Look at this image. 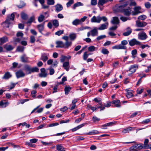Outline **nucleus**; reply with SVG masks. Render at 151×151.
<instances>
[{
  "mask_svg": "<svg viewBox=\"0 0 151 151\" xmlns=\"http://www.w3.org/2000/svg\"><path fill=\"white\" fill-rule=\"evenodd\" d=\"M129 4V1H125L122 5L119 6L118 8L120 12L123 13L125 16H129L131 13L132 10L130 7H128L127 8H125Z\"/></svg>",
  "mask_w": 151,
  "mask_h": 151,
  "instance_id": "1",
  "label": "nucleus"
},
{
  "mask_svg": "<svg viewBox=\"0 0 151 151\" xmlns=\"http://www.w3.org/2000/svg\"><path fill=\"white\" fill-rule=\"evenodd\" d=\"M24 69L26 74H30L32 73L39 72V69L37 67L32 68L30 65H25Z\"/></svg>",
  "mask_w": 151,
  "mask_h": 151,
  "instance_id": "2",
  "label": "nucleus"
},
{
  "mask_svg": "<svg viewBox=\"0 0 151 151\" xmlns=\"http://www.w3.org/2000/svg\"><path fill=\"white\" fill-rule=\"evenodd\" d=\"M127 44L128 42L126 40H123L121 42V44L112 47V49H113L126 50L127 47L125 45Z\"/></svg>",
  "mask_w": 151,
  "mask_h": 151,
  "instance_id": "3",
  "label": "nucleus"
},
{
  "mask_svg": "<svg viewBox=\"0 0 151 151\" xmlns=\"http://www.w3.org/2000/svg\"><path fill=\"white\" fill-rule=\"evenodd\" d=\"M14 13H12L10 15H8L7 17L6 20L5 21V23H12V22L14 20Z\"/></svg>",
  "mask_w": 151,
  "mask_h": 151,
  "instance_id": "4",
  "label": "nucleus"
},
{
  "mask_svg": "<svg viewBox=\"0 0 151 151\" xmlns=\"http://www.w3.org/2000/svg\"><path fill=\"white\" fill-rule=\"evenodd\" d=\"M129 41V45L131 46H133L135 45H142L140 42L137 41L135 38Z\"/></svg>",
  "mask_w": 151,
  "mask_h": 151,
  "instance_id": "5",
  "label": "nucleus"
},
{
  "mask_svg": "<svg viewBox=\"0 0 151 151\" xmlns=\"http://www.w3.org/2000/svg\"><path fill=\"white\" fill-rule=\"evenodd\" d=\"M147 24V23L145 22H141L137 20L136 21V26L139 27H143Z\"/></svg>",
  "mask_w": 151,
  "mask_h": 151,
  "instance_id": "6",
  "label": "nucleus"
},
{
  "mask_svg": "<svg viewBox=\"0 0 151 151\" xmlns=\"http://www.w3.org/2000/svg\"><path fill=\"white\" fill-rule=\"evenodd\" d=\"M138 39L140 40H145L148 38V36L145 32H142L138 34Z\"/></svg>",
  "mask_w": 151,
  "mask_h": 151,
  "instance_id": "7",
  "label": "nucleus"
},
{
  "mask_svg": "<svg viewBox=\"0 0 151 151\" xmlns=\"http://www.w3.org/2000/svg\"><path fill=\"white\" fill-rule=\"evenodd\" d=\"M16 77L17 78L25 76V74L21 70H19L16 73Z\"/></svg>",
  "mask_w": 151,
  "mask_h": 151,
  "instance_id": "8",
  "label": "nucleus"
},
{
  "mask_svg": "<svg viewBox=\"0 0 151 151\" xmlns=\"http://www.w3.org/2000/svg\"><path fill=\"white\" fill-rule=\"evenodd\" d=\"M138 68V65L137 64H134L133 65H131L129 69V71L132 72V73H134L136 70V68Z\"/></svg>",
  "mask_w": 151,
  "mask_h": 151,
  "instance_id": "9",
  "label": "nucleus"
},
{
  "mask_svg": "<svg viewBox=\"0 0 151 151\" xmlns=\"http://www.w3.org/2000/svg\"><path fill=\"white\" fill-rule=\"evenodd\" d=\"M111 103L114 105V106L116 107H120L121 106L120 102L119 100H113L111 102Z\"/></svg>",
  "mask_w": 151,
  "mask_h": 151,
  "instance_id": "10",
  "label": "nucleus"
},
{
  "mask_svg": "<svg viewBox=\"0 0 151 151\" xmlns=\"http://www.w3.org/2000/svg\"><path fill=\"white\" fill-rule=\"evenodd\" d=\"M12 76V74L9 72L7 71L5 73L2 78L5 80H8L11 78Z\"/></svg>",
  "mask_w": 151,
  "mask_h": 151,
  "instance_id": "11",
  "label": "nucleus"
},
{
  "mask_svg": "<svg viewBox=\"0 0 151 151\" xmlns=\"http://www.w3.org/2000/svg\"><path fill=\"white\" fill-rule=\"evenodd\" d=\"M109 25L108 22H106L105 23L101 24L100 27L98 28V30H103L107 28Z\"/></svg>",
  "mask_w": 151,
  "mask_h": 151,
  "instance_id": "12",
  "label": "nucleus"
},
{
  "mask_svg": "<svg viewBox=\"0 0 151 151\" xmlns=\"http://www.w3.org/2000/svg\"><path fill=\"white\" fill-rule=\"evenodd\" d=\"M4 48L7 51H9L12 50L14 48V47L10 45L6 44L4 45Z\"/></svg>",
  "mask_w": 151,
  "mask_h": 151,
  "instance_id": "13",
  "label": "nucleus"
},
{
  "mask_svg": "<svg viewBox=\"0 0 151 151\" xmlns=\"http://www.w3.org/2000/svg\"><path fill=\"white\" fill-rule=\"evenodd\" d=\"M141 8L140 6H137L134 8V12H133V15H136L141 13L140 10Z\"/></svg>",
  "mask_w": 151,
  "mask_h": 151,
  "instance_id": "14",
  "label": "nucleus"
},
{
  "mask_svg": "<svg viewBox=\"0 0 151 151\" xmlns=\"http://www.w3.org/2000/svg\"><path fill=\"white\" fill-rule=\"evenodd\" d=\"M45 22H44L42 24H39L37 25V28L40 32L42 33V31L44 29V25Z\"/></svg>",
  "mask_w": 151,
  "mask_h": 151,
  "instance_id": "15",
  "label": "nucleus"
},
{
  "mask_svg": "<svg viewBox=\"0 0 151 151\" xmlns=\"http://www.w3.org/2000/svg\"><path fill=\"white\" fill-rule=\"evenodd\" d=\"M98 29L96 27H93V29L90 31L92 36L93 37L98 35Z\"/></svg>",
  "mask_w": 151,
  "mask_h": 151,
  "instance_id": "16",
  "label": "nucleus"
},
{
  "mask_svg": "<svg viewBox=\"0 0 151 151\" xmlns=\"http://www.w3.org/2000/svg\"><path fill=\"white\" fill-rule=\"evenodd\" d=\"M126 32H124L123 35L124 36L129 35L132 32V29L129 27H127L126 29Z\"/></svg>",
  "mask_w": 151,
  "mask_h": 151,
  "instance_id": "17",
  "label": "nucleus"
},
{
  "mask_svg": "<svg viewBox=\"0 0 151 151\" xmlns=\"http://www.w3.org/2000/svg\"><path fill=\"white\" fill-rule=\"evenodd\" d=\"M63 67L66 71H68L70 68V64L69 62H64L63 65Z\"/></svg>",
  "mask_w": 151,
  "mask_h": 151,
  "instance_id": "18",
  "label": "nucleus"
},
{
  "mask_svg": "<svg viewBox=\"0 0 151 151\" xmlns=\"http://www.w3.org/2000/svg\"><path fill=\"white\" fill-rule=\"evenodd\" d=\"M8 41V38L6 36L0 38V45H2Z\"/></svg>",
  "mask_w": 151,
  "mask_h": 151,
  "instance_id": "19",
  "label": "nucleus"
},
{
  "mask_svg": "<svg viewBox=\"0 0 151 151\" xmlns=\"http://www.w3.org/2000/svg\"><path fill=\"white\" fill-rule=\"evenodd\" d=\"M56 149L58 151H65L66 148L63 147L61 144H58L56 146Z\"/></svg>",
  "mask_w": 151,
  "mask_h": 151,
  "instance_id": "20",
  "label": "nucleus"
},
{
  "mask_svg": "<svg viewBox=\"0 0 151 151\" xmlns=\"http://www.w3.org/2000/svg\"><path fill=\"white\" fill-rule=\"evenodd\" d=\"M111 23L113 24H118L119 23V20L118 17H113Z\"/></svg>",
  "mask_w": 151,
  "mask_h": 151,
  "instance_id": "21",
  "label": "nucleus"
},
{
  "mask_svg": "<svg viewBox=\"0 0 151 151\" xmlns=\"http://www.w3.org/2000/svg\"><path fill=\"white\" fill-rule=\"evenodd\" d=\"M9 104V102L6 101V100H2L0 102V106L2 107H6Z\"/></svg>",
  "mask_w": 151,
  "mask_h": 151,
  "instance_id": "22",
  "label": "nucleus"
},
{
  "mask_svg": "<svg viewBox=\"0 0 151 151\" xmlns=\"http://www.w3.org/2000/svg\"><path fill=\"white\" fill-rule=\"evenodd\" d=\"M57 45L56 46V48L60 47L64 48V43L62 41H57L56 42Z\"/></svg>",
  "mask_w": 151,
  "mask_h": 151,
  "instance_id": "23",
  "label": "nucleus"
},
{
  "mask_svg": "<svg viewBox=\"0 0 151 151\" xmlns=\"http://www.w3.org/2000/svg\"><path fill=\"white\" fill-rule=\"evenodd\" d=\"M55 11L57 12H59L61 11L63 9V7L62 5L60 4H58L55 6Z\"/></svg>",
  "mask_w": 151,
  "mask_h": 151,
  "instance_id": "24",
  "label": "nucleus"
},
{
  "mask_svg": "<svg viewBox=\"0 0 151 151\" xmlns=\"http://www.w3.org/2000/svg\"><path fill=\"white\" fill-rule=\"evenodd\" d=\"M125 90L127 92L126 95L128 98H130L133 96V94L132 92V91H130L127 89H126Z\"/></svg>",
  "mask_w": 151,
  "mask_h": 151,
  "instance_id": "25",
  "label": "nucleus"
},
{
  "mask_svg": "<svg viewBox=\"0 0 151 151\" xmlns=\"http://www.w3.org/2000/svg\"><path fill=\"white\" fill-rule=\"evenodd\" d=\"M72 43L71 42L68 41H66L65 43H64V48L68 49L72 45Z\"/></svg>",
  "mask_w": 151,
  "mask_h": 151,
  "instance_id": "26",
  "label": "nucleus"
},
{
  "mask_svg": "<svg viewBox=\"0 0 151 151\" xmlns=\"http://www.w3.org/2000/svg\"><path fill=\"white\" fill-rule=\"evenodd\" d=\"M108 2L106 0H99L98 3V6L99 7L100 6H102L103 5Z\"/></svg>",
  "mask_w": 151,
  "mask_h": 151,
  "instance_id": "27",
  "label": "nucleus"
},
{
  "mask_svg": "<svg viewBox=\"0 0 151 151\" xmlns=\"http://www.w3.org/2000/svg\"><path fill=\"white\" fill-rule=\"evenodd\" d=\"M40 59L44 62H45L48 59V57L46 54L44 53L42 55Z\"/></svg>",
  "mask_w": 151,
  "mask_h": 151,
  "instance_id": "28",
  "label": "nucleus"
},
{
  "mask_svg": "<svg viewBox=\"0 0 151 151\" xmlns=\"http://www.w3.org/2000/svg\"><path fill=\"white\" fill-rule=\"evenodd\" d=\"M100 133L98 131L96 130H93L87 133V135H94L98 134Z\"/></svg>",
  "mask_w": 151,
  "mask_h": 151,
  "instance_id": "29",
  "label": "nucleus"
},
{
  "mask_svg": "<svg viewBox=\"0 0 151 151\" xmlns=\"http://www.w3.org/2000/svg\"><path fill=\"white\" fill-rule=\"evenodd\" d=\"M35 20V18L34 16H33L31 17L28 21L26 23L27 24H31Z\"/></svg>",
  "mask_w": 151,
  "mask_h": 151,
  "instance_id": "30",
  "label": "nucleus"
},
{
  "mask_svg": "<svg viewBox=\"0 0 151 151\" xmlns=\"http://www.w3.org/2000/svg\"><path fill=\"white\" fill-rule=\"evenodd\" d=\"M148 142L149 140L148 139H145L144 142V145H143V146H144V149H149V147H148V146H147L148 145Z\"/></svg>",
  "mask_w": 151,
  "mask_h": 151,
  "instance_id": "31",
  "label": "nucleus"
},
{
  "mask_svg": "<svg viewBox=\"0 0 151 151\" xmlns=\"http://www.w3.org/2000/svg\"><path fill=\"white\" fill-rule=\"evenodd\" d=\"M21 18L23 20H27L28 18V15L24 12L21 13Z\"/></svg>",
  "mask_w": 151,
  "mask_h": 151,
  "instance_id": "32",
  "label": "nucleus"
},
{
  "mask_svg": "<svg viewBox=\"0 0 151 151\" xmlns=\"http://www.w3.org/2000/svg\"><path fill=\"white\" fill-rule=\"evenodd\" d=\"M71 89V88L70 86H65L64 88L65 94V95H68L69 93V92L70 91Z\"/></svg>",
  "mask_w": 151,
  "mask_h": 151,
  "instance_id": "33",
  "label": "nucleus"
},
{
  "mask_svg": "<svg viewBox=\"0 0 151 151\" xmlns=\"http://www.w3.org/2000/svg\"><path fill=\"white\" fill-rule=\"evenodd\" d=\"M115 123V122H111L107 123H106L105 124L101 126L102 127H107V126L109 127L111 126H112V125H114Z\"/></svg>",
  "mask_w": 151,
  "mask_h": 151,
  "instance_id": "34",
  "label": "nucleus"
},
{
  "mask_svg": "<svg viewBox=\"0 0 151 151\" xmlns=\"http://www.w3.org/2000/svg\"><path fill=\"white\" fill-rule=\"evenodd\" d=\"M45 17L44 15L40 14L38 17V21L39 22H42L45 19Z\"/></svg>",
  "mask_w": 151,
  "mask_h": 151,
  "instance_id": "35",
  "label": "nucleus"
},
{
  "mask_svg": "<svg viewBox=\"0 0 151 151\" xmlns=\"http://www.w3.org/2000/svg\"><path fill=\"white\" fill-rule=\"evenodd\" d=\"M72 24L73 25L77 26L78 24H81V23L79 19H76L73 21L72 22Z\"/></svg>",
  "mask_w": 151,
  "mask_h": 151,
  "instance_id": "36",
  "label": "nucleus"
},
{
  "mask_svg": "<svg viewBox=\"0 0 151 151\" xmlns=\"http://www.w3.org/2000/svg\"><path fill=\"white\" fill-rule=\"evenodd\" d=\"M70 39L71 40H74L76 37V34L72 33L70 34L69 36Z\"/></svg>",
  "mask_w": 151,
  "mask_h": 151,
  "instance_id": "37",
  "label": "nucleus"
},
{
  "mask_svg": "<svg viewBox=\"0 0 151 151\" xmlns=\"http://www.w3.org/2000/svg\"><path fill=\"white\" fill-rule=\"evenodd\" d=\"M83 5V4L81 2H78L75 4L73 6V9H75L77 7L82 6Z\"/></svg>",
  "mask_w": 151,
  "mask_h": 151,
  "instance_id": "38",
  "label": "nucleus"
},
{
  "mask_svg": "<svg viewBox=\"0 0 151 151\" xmlns=\"http://www.w3.org/2000/svg\"><path fill=\"white\" fill-rule=\"evenodd\" d=\"M24 47L22 46H18L16 49V51L19 52H23L24 51Z\"/></svg>",
  "mask_w": 151,
  "mask_h": 151,
  "instance_id": "39",
  "label": "nucleus"
},
{
  "mask_svg": "<svg viewBox=\"0 0 151 151\" xmlns=\"http://www.w3.org/2000/svg\"><path fill=\"white\" fill-rule=\"evenodd\" d=\"M131 54L132 55V57L134 58L136 57V55L137 54V50L136 49H134L132 50Z\"/></svg>",
  "mask_w": 151,
  "mask_h": 151,
  "instance_id": "40",
  "label": "nucleus"
},
{
  "mask_svg": "<svg viewBox=\"0 0 151 151\" xmlns=\"http://www.w3.org/2000/svg\"><path fill=\"white\" fill-rule=\"evenodd\" d=\"M132 127H129L127 128H125L122 131V132L124 133H128L129 131L132 130Z\"/></svg>",
  "mask_w": 151,
  "mask_h": 151,
  "instance_id": "41",
  "label": "nucleus"
},
{
  "mask_svg": "<svg viewBox=\"0 0 151 151\" xmlns=\"http://www.w3.org/2000/svg\"><path fill=\"white\" fill-rule=\"evenodd\" d=\"M101 52L104 55L108 54L109 52L107 49L105 48L102 49Z\"/></svg>",
  "mask_w": 151,
  "mask_h": 151,
  "instance_id": "42",
  "label": "nucleus"
},
{
  "mask_svg": "<svg viewBox=\"0 0 151 151\" xmlns=\"http://www.w3.org/2000/svg\"><path fill=\"white\" fill-rule=\"evenodd\" d=\"M52 24L53 26L56 27H58L59 25L58 21L56 19L54 20L53 21Z\"/></svg>",
  "mask_w": 151,
  "mask_h": 151,
  "instance_id": "43",
  "label": "nucleus"
},
{
  "mask_svg": "<svg viewBox=\"0 0 151 151\" xmlns=\"http://www.w3.org/2000/svg\"><path fill=\"white\" fill-rule=\"evenodd\" d=\"M26 5V4L23 1H21L20 3L17 6L19 8H22Z\"/></svg>",
  "mask_w": 151,
  "mask_h": 151,
  "instance_id": "44",
  "label": "nucleus"
},
{
  "mask_svg": "<svg viewBox=\"0 0 151 151\" xmlns=\"http://www.w3.org/2000/svg\"><path fill=\"white\" fill-rule=\"evenodd\" d=\"M136 145L137 146V147H136V148H137L139 150H140L142 148L144 149V146L142 144L140 143L139 144Z\"/></svg>",
  "mask_w": 151,
  "mask_h": 151,
  "instance_id": "45",
  "label": "nucleus"
},
{
  "mask_svg": "<svg viewBox=\"0 0 151 151\" xmlns=\"http://www.w3.org/2000/svg\"><path fill=\"white\" fill-rule=\"evenodd\" d=\"M64 33V30H60L58 31L57 32H56L55 33V34L56 35H58V36H59L60 35H61L63 34Z\"/></svg>",
  "mask_w": 151,
  "mask_h": 151,
  "instance_id": "46",
  "label": "nucleus"
},
{
  "mask_svg": "<svg viewBox=\"0 0 151 151\" xmlns=\"http://www.w3.org/2000/svg\"><path fill=\"white\" fill-rule=\"evenodd\" d=\"M89 54H87V52H84L83 56V58L84 60H86L87 59V58L88 57Z\"/></svg>",
  "mask_w": 151,
  "mask_h": 151,
  "instance_id": "47",
  "label": "nucleus"
},
{
  "mask_svg": "<svg viewBox=\"0 0 151 151\" xmlns=\"http://www.w3.org/2000/svg\"><path fill=\"white\" fill-rule=\"evenodd\" d=\"M74 3L73 0H70L67 3L66 6L67 7H69L72 4Z\"/></svg>",
  "mask_w": 151,
  "mask_h": 151,
  "instance_id": "48",
  "label": "nucleus"
},
{
  "mask_svg": "<svg viewBox=\"0 0 151 151\" xmlns=\"http://www.w3.org/2000/svg\"><path fill=\"white\" fill-rule=\"evenodd\" d=\"M47 4L48 5H53L55 4L54 0H47Z\"/></svg>",
  "mask_w": 151,
  "mask_h": 151,
  "instance_id": "49",
  "label": "nucleus"
},
{
  "mask_svg": "<svg viewBox=\"0 0 151 151\" xmlns=\"http://www.w3.org/2000/svg\"><path fill=\"white\" fill-rule=\"evenodd\" d=\"M147 18V17L146 16L142 15L141 16H139L138 18V19H140L142 20H144L145 19H146Z\"/></svg>",
  "mask_w": 151,
  "mask_h": 151,
  "instance_id": "50",
  "label": "nucleus"
},
{
  "mask_svg": "<svg viewBox=\"0 0 151 151\" xmlns=\"http://www.w3.org/2000/svg\"><path fill=\"white\" fill-rule=\"evenodd\" d=\"M106 37V36L104 35H100V36H98V37H97L96 38V40L97 41H99L100 40H102V39Z\"/></svg>",
  "mask_w": 151,
  "mask_h": 151,
  "instance_id": "51",
  "label": "nucleus"
},
{
  "mask_svg": "<svg viewBox=\"0 0 151 151\" xmlns=\"http://www.w3.org/2000/svg\"><path fill=\"white\" fill-rule=\"evenodd\" d=\"M26 144L31 147H35L36 146L35 144H32L31 142H26Z\"/></svg>",
  "mask_w": 151,
  "mask_h": 151,
  "instance_id": "52",
  "label": "nucleus"
},
{
  "mask_svg": "<svg viewBox=\"0 0 151 151\" xmlns=\"http://www.w3.org/2000/svg\"><path fill=\"white\" fill-rule=\"evenodd\" d=\"M50 67L52 68V66H51ZM48 69L49 70V74L50 75H52L54 74L55 73V70L53 69L50 68Z\"/></svg>",
  "mask_w": 151,
  "mask_h": 151,
  "instance_id": "53",
  "label": "nucleus"
},
{
  "mask_svg": "<svg viewBox=\"0 0 151 151\" xmlns=\"http://www.w3.org/2000/svg\"><path fill=\"white\" fill-rule=\"evenodd\" d=\"M95 49V47L94 46H91L88 47V50L89 52L94 51Z\"/></svg>",
  "mask_w": 151,
  "mask_h": 151,
  "instance_id": "54",
  "label": "nucleus"
},
{
  "mask_svg": "<svg viewBox=\"0 0 151 151\" xmlns=\"http://www.w3.org/2000/svg\"><path fill=\"white\" fill-rule=\"evenodd\" d=\"M145 7L147 9H149L151 7V4L149 2L145 3Z\"/></svg>",
  "mask_w": 151,
  "mask_h": 151,
  "instance_id": "55",
  "label": "nucleus"
},
{
  "mask_svg": "<svg viewBox=\"0 0 151 151\" xmlns=\"http://www.w3.org/2000/svg\"><path fill=\"white\" fill-rule=\"evenodd\" d=\"M21 60L22 62L26 63L27 62V59L25 58L24 56H22L21 58Z\"/></svg>",
  "mask_w": 151,
  "mask_h": 151,
  "instance_id": "56",
  "label": "nucleus"
},
{
  "mask_svg": "<svg viewBox=\"0 0 151 151\" xmlns=\"http://www.w3.org/2000/svg\"><path fill=\"white\" fill-rule=\"evenodd\" d=\"M35 41V37L33 36H31L30 37V42L34 43Z\"/></svg>",
  "mask_w": 151,
  "mask_h": 151,
  "instance_id": "57",
  "label": "nucleus"
},
{
  "mask_svg": "<svg viewBox=\"0 0 151 151\" xmlns=\"http://www.w3.org/2000/svg\"><path fill=\"white\" fill-rule=\"evenodd\" d=\"M47 75V74L46 73H41L39 74V76L41 78H45L46 77Z\"/></svg>",
  "mask_w": 151,
  "mask_h": 151,
  "instance_id": "58",
  "label": "nucleus"
},
{
  "mask_svg": "<svg viewBox=\"0 0 151 151\" xmlns=\"http://www.w3.org/2000/svg\"><path fill=\"white\" fill-rule=\"evenodd\" d=\"M67 58V57L63 55H62L61 56V58L60 59V61L62 63H64L65 61V59Z\"/></svg>",
  "mask_w": 151,
  "mask_h": 151,
  "instance_id": "59",
  "label": "nucleus"
},
{
  "mask_svg": "<svg viewBox=\"0 0 151 151\" xmlns=\"http://www.w3.org/2000/svg\"><path fill=\"white\" fill-rule=\"evenodd\" d=\"M11 23H5V22L2 24L3 27L9 28Z\"/></svg>",
  "mask_w": 151,
  "mask_h": 151,
  "instance_id": "60",
  "label": "nucleus"
},
{
  "mask_svg": "<svg viewBox=\"0 0 151 151\" xmlns=\"http://www.w3.org/2000/svg\"><path fill=\"white\" fill-rule=\"evenodd\" d=\"M120 19L122 22H126L127 20L129 19L128 18L124 16H122L120 17Z\"/></svg>",
  "mask_w": 151,
  "mask_h": 151,
  "instance_id": "61",
  "label": "nucleus"
},
{
  "mask_svg": "<svg viewBox=\"0 0 151 151\" xmlns=\"http://www.w3.org/2000/svg\"><path fill=\"white\" fill-rule=\"evenodd\" d=\"M97 4V0H91V4L92 6H95Z\"/></svg>",
  "mask_w": 151,
  "mask_h": 151,
  "instance_id": "62",
  "label": "nucleus"
},
{
  "mask_svg": "<svg viewBox=\"0 0 151 151\" xmlns=\"http://www.w3.org/2000/svg\"><path fill=\"white\" fill-rule=\"evenodd\" d=\"M17 83H12L10 86L9 89L11 90L13 89L15 87V85Z\"/></svg>",
  "mask_w": 151,
  "mask_h": 151,
  "instance_id": "63",
  "label": "nucleus"
},
{
  "mask_svg": "<svg viewBox=\"0 0 151 151\" xmlns=\"http://www.w3.org/2000/svg\"><path fill=\"white\" fill-rule=\"evenodd\" d=\"M31 33L33 35L36 36L37 34V33L36 31L33 29H31L30 30Z\"/></svg>",
  "mask_w": 151,
  "mask_h": 151,
  "instance_id": "64",
  "label": "nucleus"
}]
</instances>
